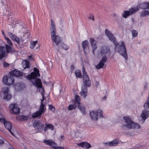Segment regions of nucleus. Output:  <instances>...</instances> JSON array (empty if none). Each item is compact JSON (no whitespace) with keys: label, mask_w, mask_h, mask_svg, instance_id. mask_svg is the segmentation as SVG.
Listing matches in <instances>:
<instances>
[{"label":"nucleus","mask_w":149,"mask_h":149,"mask_svg":"<svg viewBox=\"0 0 149 149\" xmlns=\"http://www.w3.org/2000/svg\"><path fill=\"white\" fill-rule=\"evenodd\" d=\"M34 72H32L30 74L27 75L26 78L30 80L33 85L36 87L42 88L41 80L39 78H37L38 77H40V76L39 70L35 68H34Z\"/></svg>","instance_id":"f257e3e1"},{"label":"nucleus","mask_w":149,"mask_h":149,"mask_svg":"<svg viewBox=\"0 0 149 149\" xmlns=\"http://www.w3.org/2000/svg\"><path fill=\"white\" fill-rule=\"evenodd\" d=\"M83 74V85L81 87V90L80 93L84 98H85L87 95L88 89L87 87L91 86V82L87 74L83 67L82 68Z\"/></svg>","instance_id":"f03ea898"},{"label":"nucleus","mask_w":149,"mask_h":149,"mask_svg":"<svg viewBox=\"0 0 149 149\" xmlns=\"http://www.w3.org/2000/svg\"><path fill=\"white\" fill-rule=\"evenodd\" d=\"M51 24L50 28L51 39L53 41L52 44L54 47L58 46L60 44L61 40L58 35H56V29L55 23L53 19L51 20Z\"/></svg>","instance_id":"7ed1b4c3"},{"label":"nucleus","mask_w":149,"mask_h":149,"mask_svg":"<svg viewBox=\"0 0 149 149\" xmlns=\"http://www.w3.org/2000/svg\"><path fill=\"white\" fill-rule=\"evenodd\" d=\"M123 119L125 120L126 124L124 126L129 129H137L140 127L138 123H134L129 117L124 116Z\"/></svg>","instance_id":"20e7f679"},{"label":"nucleus","mask_w":149,"mask_h":149,"mask_svg":"<svg viewBox=\"0 0 149 149\" xmlns=\"http://www.w3.org/2000/svg\"><path fill=\"white\" fill-rule=\"evenodd\" d=\"M115 51L117 50V52L123 56L125 60H127L128 59L126 49L125 43L124 42L122 41L120 45H118L117 47V49L116 50L115 49Z\"/></svg>","instance_id":"39448f33"},{"label":"nucleus","mask_w":149,"mask_h":149,"mask_svg":"<svg viewBox=\"0 0 149 149\" xmlns=\"http://www.w3.org/2000/svg\"><path fill=\"white\" fill-rule=\"evenodd\" d=\"M9 88L7 87L3 88L0 92V95L5 100H9L11 98V95L9 93Z\"/></svg>","instance_id":"423d86ee"},{"label":"nucleus","mask_w":149,"mask_h":149,"mask_svg":"<svg viewBox=\"0 0 149 149\" xmlns=\"http://www.w3.org/2000/svg\"><path fill=\"white\" fill-rule=\"evenodd\" d=\"M105 33L109 40L112 42L114 45L115 46V50L116 49L117 46L119 45V43L116 41L114 36L111 33V32L109 31L107 29L105 30Z\"/></svg>","instance_id":"0eeeda50"},{"label":"nucleus","mask_w":149,"mask_h":149,"mask_svg":"<svg viewBox=\"0 0 149 149\" xmlns=\"http://www.w3.org/2000/svg\"><path fill=\"white\" fill-rule=\"evenodd\" d=\"M139 10V8L137 7L135 8H131L129 11L125 10L123 12L122 16L123 18H126L128 16L132 15Z\"/></svg>","instance_id":"6e6552de"},{"label":"nucleus","mask_w":149,"mask_h":149,"mask_svg":"<svg viewBox=\"0 0 149 149\" xmlns=\"http://www.w3.org/2000/svg\"><path fill=\"white\" fill-rule=\"evenodd\" d=\"M3 83L8 86H10L13 84L14 82V79L11 75L8 77L6 75L4 76L2 79Z\"/></svg>","instance_id":"1a4fd4ad"},{"label":"nucleus","mask_w":149,"mask_h":149,"mask_svg":"<svg viewBox=\"0 0 149 149\" xmlns=\"http://www.w3.org/2000/svg\"><path fill=\"white\" fill-rule=\"evenodd\" d=\"M10 111L11 113L17 115L20 112V109L18 105L17 104H11L9 106Z\"/></svg>","instance_id":"9d476101"},{"label":"nucleus","mask_w":149,"mask_h":149,"mask_svg":"<svg viewBox=\"0 0 149 149\" xmlns=\"http://www.w3.org/2000/svg\"><path fill=\"white\" fill-rule=\"evenodd\" d=\"M43 142L55 149H64L63 147L57 146V145L53 141L51 140H44Z\"/></svg>","instance_id":"9b49d317"},{"label":"nucleus","mask_w":149,"mask_h":149,"mask_svg":"<svg viewBox=\"0 0 149 149\" xmlns=\"http://www.w3.org/2000/svg\"><path fill=\"white\" fill-rule=\"evenodd\" d=\"M99 52L101 55L105 54H108L109 55L111 53L109 48L105 46L100 48Z\"/></svg>","instance_id":"f8f14e48"},{"label":"nucleus","mask_w":149,"mask_h":149,"mask_svg":"<svg viewBox=\"0 0 149 149\" xmlns=\"http://www.w3.org/2000/svg\"><path fill=\"white\" fill-rule=\"evenodd\" d=\"M107 60V57L106 56H103L100 61L99 63L95 66L96 68L97 69H99L103 68Z\"/></svg>","instance_id":"ddd939ff"},{"label":"nucleus","mask_w":149,"mask_h":149,"mask_svg":"<svg viewBox=\"0 0 149 149\" xmlns=\"http://www.w3.org/2000/svg\"><path fill=\"white\" fill-rule=\"evenodd\" d=\"M89 43L87 40L83 41L82 43V47L84 52L86 54L89 52L88 47Z\"/></svg>","instance_id":"4468645a"},{"label":"nucleus","mask_w":149,"mask_h":149,"mask_svg":"<svg viewBox=\"0 0 149 149\" xmlns=\"http://www.w3.org/2000/svg\"><path fill=\"white\" fill-rule=\"evenodd\" d=\"M33 126L38 130H41L44 127V125L39 121L35 120L33 124Z\"/></svg>","instance_id":"2eb2a0df"},{"label":"nucleus","mask_w":149,"mask_h":149,"mask_svg":"<svg viewBox=\"0 0 149 149\" xmlns=\"http://www.w3.org/2000/svg\"><path fill=\"white\" fill-rule=\"evenodd\" d=\"M8 34L10 38L13 40L16 41L18 44H19L20 42L22 41V39L19 38L16 35L13 34L11 32H8Z\"/></svg>","instance_id":"dca6fc26"},{"label":"nucleus","mask_w":149,"mask_h":149,"mask_svg":"<svg viewBox=\"0 0 149 149\" xmlns=\"http://www.w3.org/2000/svg\"><path fill=\"white\" fill-rule=\"evenodd\" d=\"M10 73L11 75L17 77H20L23 75L22 72L16 69L10 72Z\"/></svg>","instance_id":"f3484780"},{"label":"nucleus","mask_w":149,"mask_h":149,"mask_svg":"<svg viewBox=\"0 0 149 149\" xmlns=\"http://www.w3.org/2000/svg\"><path fill=\"white\" fill-rule=\"evenodd\" d=\"M77 145L79 146L86 149H88L91 147V145L87 142H82L81 143H77Z\"/></svg>","instance_id":"a211bd4d"},{"label":"nucleus","mask_w":149,"mask_h":149,"mask_svg":"<svg viewBox=\"0 0 149 149\" xmlns=\"http://www.w3.org/2000/svg\"><path fill=\"white\" fill-rule=\"evenodd\" d=\"M16 91H20L22 90L25 87L24 84L22 83H17L14 86Z\"/></svg>","instance_id":"6ab92c4d"},{"label":"nucleus","mask_w":149,"mask_h":149,"mask_svg":"<svg viewBox=\"0 0 149 149\" xmlns=\"http://www.w3.org/2000/svg\"><path fill=\"white\" fill-rule=\"evenodd\" d=\"M119 142V140L115 139L111 141L107 142L104 143L106 146L109 145V146H113L118 144Z\"/></svg>","instance_id":"aec40b11"},{"label":"nucleus","mask_w":149,"mask_h":149,"mask_svg":"<svg viewBox=\"0 0 149 149\" xmlns=\"http://www.w3.org/2000/svg\"><path fill=\"white\" fill-rule=\"evenodd\" d=\"M141 116L142 119L144 121L149 116V111L146 110H143L141 115Z\"/></svg>","instance_id":"412c9836"},{"label":"nucleus","mask_w":149,"mask_h":149,"mask_svg":"<svg viewBox=\"0 0 149 149\" xmlns=\"http://www.w3.org/2000/svg\"><path fill=\"white\" fill-rule=\"evenodd\" d=\"M90 115L91 118L93 120H98V116L96 111H92L90 113Z\"/></svg>","instance_id":"4be33fe9"},{"label":"nucleus","mask_w":149,"mask_h":149,"mask_svg":"<svg viewBox=\"0 0 149 149\" xmlns=\"http://www.w3.org/2000/svg\"><path fill=\"white\" fill-rule=\"evenodd\" d=\"M6 53H13L15 52L13 48L7 44L6 45Z\"/></svg>","instance_id":"5701e85b"},{"label":"nucleus","mask_w":149,"mask_h":149,"mask_svg":"<svg viewBox=\"0 0 149 149\" xmlns=\"http://www.w3.org/2000/svg\"><path fill=\"white\" fill-rule=\"evenodd\" d=\"M5 53V47L0 46V60L2 59L4 57Z\"/></svg>","instance_id":"b1692460"},{"label":"nucleus","mask_w":149,"mask_h":149,"mask_svg":"<svg viewBox=\"0 0 149 149\" xmlns=\"http://www.w3.org/2000/svg\"><path fill=\"white\" fill-rule=\"evenodd\" d=\"M17 119L20 121H26L28 119L27 116L24 115H19L17 116Z\"/></svg>","instance_id":"393cba45"},{"label":"nucleus","mask_w":149,"mask_h":149,"mask_svg":"<svg viewBox=\"0 0 149 149\" xmlns=\"http://www.w3.org/2000/svg\"><path fill=\"white\" fill-rule=\"evenodd\" d=\"M48 129L53 130L54 129V126L51 124L46 123L44 130H46Z\"/></svg>","instance_id":"a878e982"},{"label":"nucleus","mask_w":149,"mask_h":149,"mask_svg":"<svg viewBox=\"0 0 149 149\" xmlns=\"http://www.w3.org/2000/svg\"><path fill=\"white\" fill-rule=\"evenodd\" d=\"M77 106L78 109L84 115L86 113V109L85 107L81 105L80 104L78 105Z\"/></svg>","instance_id":"bb28decb"},{"label":"nucleus","mask_w":149,"mask_h":149,"mask_svg":"<svg viewBox=\"0 0 149 149\" xmlns=\"http://www.w3.org/2000/svg\"><path fill=\"white\" fill-rule=\"evenodd\" d=\"M22 64L23 66L25 65L24 69L26 68L29 69L30 67V63L28 61L24 60V62H23Z\"/></svg>","instance_id":"cd10ccee"},{"label":"nucleus","mask_w":149,"mask_h":149,"mask_svg":"<svg viewBox=\"0 0 149 149\" xmlns=\"http://www.w3.org/2000/svg\"><path fill=\"white\" fill-rule=\"evenodd\" d=\"M90 43L92 48H97L95 40L93 38L90 40Z\"/></svg>","instance_id":"c85d7f7f"},{"label":"nucleus","mask_w":149,"mask_h":149,"mask_svg":"<svg viewBox=\"0 0 149 149\" xmlns=\"http://www.w3.org/2000/svg\"><path fill=\"white\" fill-rule=\"evenodd\" d=\"M42 113L39 111L34 113L32 115V117L33 118H36L38 117H40Z\"/></svg>","instance_id":"c756f323"},{"label":"nucleus","mask_w":149,"mask_h":149,"mask_svg":"<svg viewBox=\"0 0 149 149\" xmlns=\"http://www.w3.org/2000/svg\"><path fill=\"white\" fill-rule=\"evenodd\" d=\"M4 125L8 130H11L12 125L9 122H7L6 123H5Z\"/></svg>","instance_id":"7c9ffc66"},{"label":"nucleus","mask_w":149,"mask_h":149,"mask_svg":"<svg viewBox=\"0 0 149 149\" xmlns=\"http://www.w3.org/2000/svg\"><path fill=\"white\" fill-rule=\"evenodd\" d=\"M45 106V104H43L42 103H41V105L38 111L42 113V114L44 113L45 112V110L44 109Z\"/></svg>","instance_id":"2f4dec72"},{"label":"nucleus","mask_w":149,"mask_h":149,"mask_svg":"<svg viewBox=\"0 0 149 149\" xmlns=\"http://www.w3.org/2000/svg\"><path fill=\"white\" fill-rule=\"evenodd\" d=\"M147 15H149V11L148 10H144L141 13L140 16L141 17H145Z\"/></svg>","instance_id":"473e14b6"},{"label":"nucleus","mask_w":149,"mask_h":149,"mask_svg":"<svg viewBox=\"0 0 149 149\" xmlns=\"http://www.w3.org/2000/svg\"><path fill=\"white\" fill-rule=\"evenodd\" d=\"M143 106L145 109H149V95L146 101L144 104Z\"/></svg>","instance_id":"72a5a7b5"},{"label":"nucleus","mask_w":149,"mask_h":149,"mask_svg":"<svg viewBox=\"0 0 149 149\" xmlns=\"http://www.w3.org/2000/svg\"><path fill=\"white\" fill-rule=\"evenodd\" d=\"M139 7L141 9H147V6L146 2H143L139 5Z\"/></svg>","instance_id":"f704fd0d"},{"label":"nucleus","mask_w":149,"mask_h":149,"mask_svg":"<svg viewBox=\"0 0 149 149\" xmlns=\"http://www.w3.org/2000/svg\"><path fill=\"white\" fill-rule=\"evenodd\" d=\"M80 99L79 96L76 95L75 96V104H77L78 105L80 104Z\"/></svg>","instance_id":"c9c22d12"},{"label":"nucleus","mask_w":149,"mask_h":149,"mask_svg":"<svg viewBox=\"0 0 149 149\" xmlns=\"http://www.w3.org/2000/svg\"><path fill=\"white\" fill-rule=\"evenodd\" d=\"M96 111V113H97V115H99L100 117L101 118L104 117V116L103 115V111L101 109H99Z\"/></svg>","instance_id":"e433bc0d"},{"label":"nucleus","mask_w":149,"mask_h":149,"mask_svg":"<svg viewBox=\"0 0 149 149\" xmlns=\"http://www.w3.org/2000/svg\"><path fill=\"white\" fill-rule=\"evenodd\" d=\"M60 47L63 49H64L65 50H68L69 47L68 46L66 45L65 44L61 42L60 44H59Z\"/></svg>","instance_id":"4c0bfd02"},{"label":"nucleus","mask_w":149,"mask_h":149,"mask_svg":"<svg viewBox=\"0 0 149 149\" xmlns=\"http://www.w3.org/2000/svg\"><path fill=\"white\" fill-rule=\"evenodd\" d=\"M38 41H31L30 45V47L31 49H33L35 46L37 44Z\"/></svg>","instance_id":"58836bf2"},{"label":"nucleus","mask_w":149,"mask_h":149,"mask_svg":"<svg viewBox=\"0 0 149 149\" xmlns=\"http://www.w3.org/2000/svg\"><path fill=\"white\" fill-rule=\"evenodd\" d=\"M0 121L4 124L5 123H6L7 122L6 121V120L4 116L0 114Z\"/></svg>","instance_id":"ea45409f"},{"label":"nucleus","mask_w":149,"mask_h":149,"mask_svg":"<svg viewBox=\"0 0 149 149\" xmlns=\"http://www.w3.org/2000/svg\"><path fill=\"white\" fill-rule=\"evenodd\" d=\"M75 74L76 77L78 78L81 77V72L79 70H76L75 72Z\"/></svg>","instance_id":"a19ab883"},{"label":"nucleus","mask_w":149,"mask_h":149,"mask_svg":"<svg viewBox=\"0 0 149 149\" xmlns=\"http://www.w3.org/2000/svg\"><path fill=\"white\" fill-rule=\"evenodd\" d=\"M138 35V32L137 31L133 30L132 31V35L133 37H136Z\"/></svg>","instance_id":"79ce46f5"},{"label":"nucleus","mask_w":149,"mask_h":149,"mask_svg":"<svg viewBox=\"0 0 149 149\" xmlns=\"http://www.w3.org/2000/svg\"><path fill=\"white\" fill-rule=\"evenodd\" d=\"M76 108L75 106H74L73 105L70 104L68 107V108L69 110H72L73 109H75Z\"/></svg>","instance_id":"37998d69"},{"label":"nucleus","mask_w":149,"mask_h":149,"mask_svg":"<svg viewBox=\"0 0 149 149\" xmlns=\"http://www.w3.org/2000/svg\"><path fill=\"white\" fill-rule=\"evenodd\" d=\"M6 40L7 41L8 43L10 46H12L13 44L10 39L8 38H6Z\"/></svg>","instance_id":"c03bdc74"},{"label":"nucleus","mask_w":149,"mask_h":149,"mask_svg":"<svg viewBox=\"0 0 149 149\" xmlns=\"http://www.w3.org/2000/svg\"><path fill=\"white\" fill-rule=\"evenodd\" d=\"M49 108L53 112L55 110V108L52 104H51L49 106Z\"/></svg>","instance_id":"a18cd8bd"},{"label":"nucleus","mask_w":149,"mask_h":149,"mask_svg":"<svg viewBox=\"0 0 149 149\" xmlns=\"http://www.w3.org/2000/svg\"><path fill=\"white\" fill-rule=\"evenodd\" d=\"M3 65L4 67L5 68H7L9 66V64L8 63H7L6 62H4L3 63Z\"/></svg>","instance_id":"49530a36"},{"label":"nucleus","mask_w":149,"mask_h":149,"mask_svg":"<svg viewBox=\"0 0 149 149\" xmlns=\"http://www.w3.org/2000/svg\"><path fill=\"white\" fill-rule=\"evenodd\" d=\"M41 95L42 96V99L41 100V103H43V102L45 99L44 94L42 92L41 93Z\"/></svg>","instance_id":"de8ad7c7"},{"label":"nucleus","mask_w":149,"mask_h":149,"mask_svg":"<svg viewBox=\"0 0 149 149\" xmlns=\"http://www.w3.org/2000/svg\"><path fill=\"white\" fill-rule=\"evenodd\" d=\"M89 18L90 19L92 20L93 21H94V18L93 16L92 15H90V16L89 17Z\"/></svg>","instance_id":"09e8293b"},{"label":"nucleus","mask_w":149,"mask_h":149,"mask_svg":"<svg viewBox=\"0 0 149 149\" xmlns=\"http://www.w3.org/2000/svg\"><path fill=\"white\" fill-rule=\"evenodd\" d=\"M4 140L5 139L3 138L2 139L0 140V145L3 144L4 143Z\"/></svg>","instance_id":"8fccbe9b"},{"label":"nucleus","mask_w":149,"mask_h":149,"mask_svg":"<svg viewBox=\"0 0 149 149\" xmlns=\"http://www.w3.org/2000/svg\"><path fill=\"white\" fill-rule=\"evenodd\" d=\"M97 48H95V47H94V48H92V52H93V54H95V50L96 49H97Z\"/></svg>","instance_id":"3c124183"},{"label":"nucleus","mask_w":149,"mask_h":149,"mask_svg":"<svg viewBox=\"0 0 149 149\" xmlns=\"http://www.w3.org/2000/svg\"><path fill=\"white\" fill-rule=\"evenodd\" d=\"M28 59L30 61H31L32 60H33L32 55L29 56L28 57Z\"/></svg>","instance_id":"603ef678"},{"label":"nucleus","mask_w":149,"mask_h":149,"mask_svg":"<svg viewBox=\"0 0 149 149\" xmlns=\"http://www.w3.org/2000/svg\"><path fill=\"white\" fill-rule=\"evenodd\" d=\"M64 19L62 18H61L60 19L59 22L61 24H62L64 22Z\"/></svg>","instance_id":"864d4df0"},{"label":"nucleus","mask_w":149,"mask_h":149,"mask_svg":"<svg viewBox=\"0 0 149 149\" xmlns=\"http://www.w3.org/2000/svg\"><path fill=\"white\" fill-rule=\"evenodd\" d=\"M74 65H71V70H73L74 69Z\"/></svg>","instance_id":"5fc2aeb1"},{"label":"nucleus","mask_w":149,"mask_h":149,"mask_svg":"<svg viewBox=\"0 0 149 149\" xmlns=\"http://www.w3.org/2000/svg\"><path fill=\"white\" fill-rule=\"evenodd\" d=\"M147 6V9H149V2L146 3Z\"/></svg>","instance_id":"6e6d98bb"},{"label":"nucleus","mask_w":149,"mask_h":149,"mask_svg":"<svg viewBox=\"0 0 149 149\" xmlns=\"http://www.w3.org/2000/svg\"><path fill=\"white\" fill-rule=\"evenodd\" d=\"M9 133H11L13 135L15 136V135H14L13 132H12V131H8Z\"/></svg>","instance_id":"4d7b16f0"},{"label":"nucleus","mask_w":149,"mask_h":149,"mask_svg":"<svg viewBox=\"0 0 149 149\" xmlns=\"http://www.w3.org/2000/svg\"><path fill=\"white\" fill-rule=\"evenodd\" d=\"M61 139L62 140H63V139H64V137L63 136H61L60 137Z\"/></svg>","instance_id":"13d9d810"},{"label":"nucleus","mask_w":149,"mask_h":149,"mask_svg":"<svg viewBox=\"0 0 149 149\" xmlns=\"http://www.w3.org/2000/svg\"><path fill=\"white\" fill-rule=\"evenodd\" d=\"M147 87V84H145V86H144V88H146Z\"/></svg>","instance_id":"bf43d9fd"},{"label":"nucleus","mask_w":149,"mask_h":149,"mask_svg":"<svg viewBox=\"0 0 149 149\" xmlns=\"http://www.w3.org/2000/svg\"><path fill=\"white\" fill-rule=\"evenodd\" d=\"M1 31H2V34L4 36H5V33H4V31H3L2 30Z\"/></svg>","instance_id":"052dcab7"},{"label":"nucleus","mask_w":149,"mask_h":149,"mask_svg":"<svg viewBox=\"0 0 149 149\" xmlns=\"http://www.w3.org/2000/svg\"><path fill=\"white\" fill-rule=\"evenodd\" d=\"M56 48L57 49L58 51H59V47H57V48Z\"/></svg>","instance_id":"680f3d73"},{"label":"nucleus","mask_w":149,"mask_h":149,"mask_svg":"<svg viewBox=\"0 0 149 149\" xmlns=\"http://www.w3.org/2000/svg\"><path fill=\"white\" fill-rule=\"evenodd\" d=\"M9 149H14L12 147H11Z\"/></svg>","instance_id":"e2e57ef3"},{"label":"nucleus","mask_w":149,"mask_h":149,"mask_svg":"<svg viewBox=\"0 0 149 149\" xmlns=\"http://www.w3.org/2000/svg\"><path fill=\"white\" fill-rule=\"evenodd\" d=\"M4 36V38H5V39H6V38H7L6 37L5 35V36Z\"/></svg>","instance_id":"0e129e2a"},{"label":"nucleus","mask_w":149,"mask_h":149,"mask_svg":"<svg viewBox=\"0 0 149 149\" xmlns=\"http://www.w3.org/2000/svg\"><path fill=\"white\" fill-rule=\"evenodd\" d=\"M106 97H104V98H106Z\"/></svg>","instance_id":"69168bd1"},{"label":"nucleus","mask_w":149,"mask_h":149,"mask_svg":"<svg viewBox=\"0 0 149 149\" xmlns=\"http://www.w3.org/2000/svg\"><path fill=\"white\" fill-rule=\"evenodd\" d=\"M45 82H46L45 81V82H44V83H45Z\"/></svg>","instance_id":"338daca9"}]
</instances>
